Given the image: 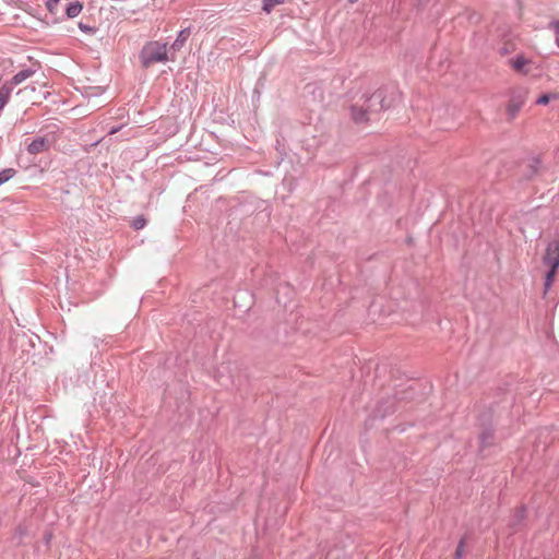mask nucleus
I'll list each match as a JSON object with an SVG mask.
<instances>
[{
	"instance_id": "1",
	"label": "nucleus",
	"mask_w": 559,
	"mask_h": 559,
	"mask_svg": "<svg viewBox=\"0 0 559 559\" xmlns=\"http://www.w3.org/2000/svg\"><path fill=\"white\" fill-rule=\"evenodd\" d=\"M362 104H354L350 107L352 118L357 123L371 120L373 114L389 109L401 99L400 92L394 87H381L373 92L370 96L364 95Z\"/></svg>"
},
{
	"instance_id": "2",
	"label": "nucleus",
	"mask_w": 559,
	"mask_h": 559,
	"mask_svg": "<svg viewBox=\"0 0 559 559\" xmlns=\"http://www.w3.org/2000/svg\"><path fill=\"white\" fill-rule=\"evenodd\" d=\"M543 264L548 269L544 281V294H547L555 282L559 269V239L548 242L543 257Z\"/></svg>"
},
{
	"instance_id": "3",
	"label": "nucleus",
	"mask_w": 559,
	"mask_h": 559,
	"mask_svg": "<svg viewBox=\"0 0 559 559\" xmlns=\"http://www.w3.org/2000/svg\"><path fill=\"white\" fill-rule=\"evenodd\" d=\"M141 62L144 67H150L156 62H165L168 60L167 46L159 41H150L141 50Z\"/></svg>"
},
{
	"instance_id": "4",
	"label": "nucleus",
	"mask_w": 559,
	"mask_h": 559,
	"mask_svg": "<svg viewBox=\"0 0 559 559\" xmlns=\"http://www.w3.org/2000/svg\"><path fill=\"white\" fill-rule=\"evenodd\" d=\"M58 134L55 130L38 134L31 141H25L26 151L31 155L47 153L56 144Z\"/></svg>"
},
{
	"instance_id": "5",
	"label": "nucleus",
	"mask_w": 559,
	"mask_h": 559,
	"mask_svg": "<svg viewBox=\"0 0 559 559\" xmlns=\"http://www.w3.org/2000/svg\"><path fill=\"white\" fill-rule=\"evenodd\" d=\"M40 66L39 64H33L29 68L20 70L16 74H14L9 81V83L12 86H17L22 84L24 81L33 76L38 70Z\"/></svg>"
},
{
	"instance_id": "6",
	"label": "nucleus",
	"mask_w": 559,
	"mask_h": 559,
	"mask_svg": "<svg viewBox=\"0 0 559 559\" xmlns=\"http://www.w3.org/2000/svg\"><path fill=\"white\" fill-rule=\"evenodd\" d=\"M386 406L383 408V405H379L376 409V413L373 416H370V418H368L365 423L366 427L369 428V427H372L373 425V421L377 419V418H384L388 414L392 413L394 411V401L393 400H388L385 402Z\"/></svg>"
},
{
	"instance_id": "7",
	"label": "nucleus",
	"mask_w": 559,
	"mask_h": 559,
	"mask_svg": "<svg viewBox=\"0 0 559 559\" xmlns=\"http://www.w3.org/2000/svg\"><path fill=\"white\" fill-rule=\"evenodd\" d=\"M523 106V100L520 97H513L507 108L508 115L511 119L515 118Z\"/></svg>"
},
{
	"instance_id": "8",
	"label": "nucleus",
	"mask_w": 559,
	"mask_h": 559,
	"mask_svg": "<svg viewBox=\"0 0 559 559\" xmlns=\"http://www.w3.org/2000/svg\"><path fill=\"white\" fill-rule=\"evenodd\" d=\"M83 5L80 1L70 2L66 9L69 19L76 17L82 12Z\"/></svg>"
},
{
	"instance_id": "9",
	"label": "nucleus",
	"mask_w": 559,
	"mask_h": 559,
	"mask_svg": "<svg viewBox=\"0 0 559 559\" xmlns=\"http://www.w3.org/2000/svg\"><path fill=\"white\" fill-rule=\"evenodd\" d=\"M190 34H191L190 27L181 29L178 33V36L173 44V47L175 49H180L183 46V44L186 43V40L188 39V37L190 36Z\"/></svg>"
},
{
	"instance_id": "10",
	"label": "nucleus",
	"mask_w": 559,
	"mask_h": 559,
	"mask_svg": "<svg viewBox=\"0 0 559 559\" xmlns=\"http://www.w3.org/2000/svg\"><path fill=\"white\" fill-rule=\"evenodd\" d=\"M527 60L523 56H518L511 60V66L514 70L522 72L526 66Z\"/></svg>"
},
{
	"instance_id": "11",
	"label": "nucleus",
	"mask_w": 559,
	"mask_h": 559,
	"mask_svg": "<svg viewBox=\"0 0 559 559\" xmlns=\"http://www.w3.org/2000/svg\"><path fill=\"white\" fill-rule=\"evenodd\" d=\"M285 0H263L262 10L270 13L276 5L284 3Z\"/></svg>"
},
{
	"instance_id": "12",
	"label": "nucleus",
	"mask_w": 559,
	"mask_h": 559,
	"mask_svg": "<svg viewBox=\"0 0 559 559\" xmlns=\"http://www.w3.org/2000/svg\"><path fill=\"white\" fill-rule=\"evenodd\" d=\"M15 175V170L13 168H5L0 171V186L9 181Z\"/></svg>"
},
{
	"instance_id": "13",
	"label": "nucleus",
	"mask_w": 559,
	"mask_h": 559,
	"mask_svg": "<svg viewBox=\"0 0 559 559\" xmlns=\"http://www.w3.org/2000/svg\"><path fill=\"white\" fill-rule=\"evenodd\" d=\"M60 0H47L46 1V9L48 12L52 15H56L58 13V7H59Z\"/></svg>"
},
{
	"instance_id": "14",
	"label": "nucleus",
	"mask_w": 559,
	"mask_h": 559,
	"mask_svg": "<svg viewBox=\"0 0 559 559\" xmlns=\"http://www.w3.org/2000/svg\"><path fill=\"white\" fill-rule=\"evenodd\" d=\"M145 225L146 219L143 216H136L132 222V226L136 230L144 228Z\"/></svg>"
},
{
	"instance_id": "15",
	"label": "nucleus",
	"mask_w": 559,
	"mask_h": 559,
	"mask_svg": "<svg viewBox=\"0 0 559 559\" xmlns=\"http://www.w3.org/2000/svg\"><path fill=\"white\" fill-rule=\"evenodd\" d=\"M549 27L554 31L556 37V44L559 47V19L551 21Z\"/></svg>"
},
{
	"instance_id": "16",
	"label": "nucleus",
	"mask_w": 559,
	"mask_h": 559,
	"mask_svg": "<svg viewBox=\"0 0 559 559\" xmlns=\"http://www.w3.org/2000/svg\"><path fill=\"white\" fill-rule=\"evenodd\" d=\"M79 28H80L83 33H85V34H90V35H93V34H95V32H96V28H95V27H93V26H91V25H88V24H85V23H83V22H80V23H79Z\"/></svg>"
},
{
	"instance_id": "17",
	"label": "nucleus",
	"mask_w": 559,
	"mask_h": 559,
	"mask_svg": "<svg viewBox=\"0 0 559 559\" xmlns=\"http://www.w3.org/2000/svg\"><path fill=\"white\" fill-rule=\"evenodd\" d=\"M550 97H551V95H549V94H544V95L539 96V97L536 99V102H535V103H536L537 105H547V104L549 103V100H550Z\"/></svg>"
},
{
	"instance_id": "18",
	"label": "nucleus",
	"mask_w": 559,
	"mask_h": 559,
	"mask_svg": "<svg viewBox=\"0 0 559 559\" xmlns=\"http://www.w3.org/2000/svg\"><path fill=\"white\" fill-rule=\"evenodd\" d=\"M463 548H464V540L462 539L459 545H457V548H456V551H455V559H461L462 556H463Z\"/></svg>"
},
{
	"instance_id": "19",
	"label": "nucleus",
	"mask_w": 559,
	"mask_h": 559,
	"mask_svg": "<svg viewBox=\"0 0 559 559\" xmlns=\"http://www.w3.org/2000/svg\"><path fill=\"white\" fill-rule=\"evenodd\" d=\"M492 436V432L490 431H485L483 432L481 437H480V442L483 444V447H485L489 440V438H491Z\"/></svg>"
},
{
	"instance_id": "20",
	"label": "nucleus",
	"mask_w": 559,
	"mask_h": 559,
	"mask_svg": "<svg viewBox=\"0 0 559 559\" xmlns=\"http://www.w3.org/2000/svg\"><path fill=\"white\" fill-rule=\"evenodd\" d=\"M532 168H533V173H536L537 171V167L539 165V159L538 158H533L532 159Z\"/></svg>"
},
{
	"instance_id": "21",
	"label": "nucleus",
	"mask_w": 559,
	"mask_h": 559,
	"mask_svg": "<svg viewBox=\"0 0 559 559\" xmlns=\"http://www.w3.org/2000/svg\"><path fill=\"white\" fill-rule=\"evenodd\" d=\"M524 513H525V509L524 508H521L519 511H518V519L519 520H522L524 518Z\"/></svg>"
},
{
	"instance_id": "22",
	"label": "nucleus",
	"mask_w": 559,
	"mask_h": 559,
	"mask_svg": "<svg viewBox=\"0 0 559 559\" xmlns=\"http://www.w3.org/2000/svg\"><path fill=\"white\" fill-rule=\"evenodd\" d=\"M119 130H120V127L111 128V129H110V131H109L108 133H109V134H115V133H117Z\"/></svg>"
},
{
	"instance_id": "23",
	"label": "nucleus",
	"mask_w": 559,
	"mask_h": 559,
	"mask_svg": "<svg viewBox=\"0 0 559 559\" xmlns=\"http://www.w3.org/2000/svg\"><path fill=\"white\" fill-rule=\"evenodd\" d=\"M358 0H349L350 3H355L357 2Z\"/></svg>"
},
{
	"instance_id": "24",
	"label": "nucleus",
	"mask_w": 559,
	"mask_h": 559,
	"mask_svg": "<svg viewBox=\"0 0 559 559\" xmlns=\"http://www.w3.org/2000/svg\"><path fill=\"white\" fill-rule=\"evenodd\" d=\"M250 559H257V558H250Z\"/></svg>"
}]
</instances>
